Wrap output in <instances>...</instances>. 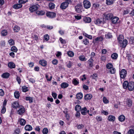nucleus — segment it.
I'll return each instance as SVG.
<instances>
[{"label": "nucleus", "mask_w": 134, "mask_h": 134, "mask_svg": "<svg viewBox=\"0 0 134 134\" xmlns=\"http://www.w3.org/2000/svg\"><path fill=\"white\" fill-rule=\"evenodd\" d=\"M113 64L111 63H108L106 65V67L108 69H112V70H110V73L111 74H114L116 72L115 69L113 67Z\"/></svg>", "instance_id": "nucleus-1"}, {"label": "nucleus", "mask_w": 134, "mask_h": 134, "mask_svg": "<svg viewBox=\"0 0 134 134\" xmlns=\"http://www.w3.org/2000/svg\"><path fill=\"white\" fill-rule=\"evenodd\" d=\"M76 11L78 13L82 12L83 8L82 5L81 4H78L75 7Z\"/></svg>", "instance_id": "nucleus-2"}, {"label": "nucleus", "mask_w": 134, "mask_h": 134, "mask_svg": "<svg viewBox=\"0 0 134 134\" xmlns=\"http://www.w3.org/2000/svg\"><path fill=\"white\" fill-rule=\"evenodd\" d=\"M81 113L83 115H86L87 113H88L90 116H92V114L90 113L89 110H87V108L86 107L83 108L81 110Z\"/></svg>", "instance_id": "nucleus-3"}, {"label": "nucleus", "mask_w": 134, "mask_h": 134, "mask_svg": "<svg viewBox=\"0 0 134 134\" xmlns=\"http://www.w3.org/2000/svg\"><path fill=\"white\" fill-rule=\"evenodd\" d=\"M127 74V72L126 70L125 69H122L120 72V77L122 79H124L126 77Z\"/></svg>", "instance_id": "nucleus-4"}, {"label": "nucleus", "mask_w": 134, "mask_h": 134, "mask_svg": "<svg viewBox=\"0 0 134 134\" xmlns=\"http://www.w3.org/2000/svg\"><path fill=\"white\" fill-rule=\"evenodd\" d=\"M84 7L85 8L88 9L91 7V3L89 1L87 0H84L83 2Z\"/></svg>", "instance_id": "nucleus-5"}, {"label": "nucleus", "mask_w": 134, "mask_h": 134, "mask_svg": "<svg viewBox=\"0 0 134 134\" xmlns=\"http://www.w3.org/2000/svg\"><path fill=\"white\" fill-rule=\"evenodd\" d=\"M128 88L130 91H132L134 89V82H133L131 81L129 82Z\"/></svg>", "instance_id": "nucleus-6"}, {"label": "nucleus", "mask_w": 134, "mask_h": 134, "mask_svg": "<svg viewBox=\"0 0 134 134\" xmlns=\"http://www.w3.org/2000/svg\"><path fill=\"white\" fill-rule=\"evenodd\" d=\"M69 4V2H64L61 3L60 8L62 9H65L68 7Z\"/></svg>", "instance_id": "nucleus-7"}, {"label": "nucleus", "mask_w": 134, "mask_h": 134, "mask_svg": "<svg viewBox=\"0 0 134 134\" xmlns=\"http://www.w3.org/2000/svg\"><path fill=\"white\" fill-rule=\"evenodd\" d=\"M127 41L126 39H125L123 40L121 43H119L121 47L122 48H125L127 44Z\"/></svg>", "instance_id": "nucleus-8"}, {"label": "nucleus", "mask_w": 134, "mask_h": 134, "mask_svg": "<svg viewBox=\"0 0 134 134\" xmlns=\"http://www.w3.org/2000/svg\"><path fill=\"white\" fill-rule=\"evenodd\" d=\"M38 9L37 5H34L30 7L29 8L30 11L31 12H33L36 11Z\"/></svg>", "instance_id": "nucleus-9"}, {"label": "nucleus", "mask_w": 134, "mask_h": 134, "mask_svg": "<svg viewBox=\"0 0 134 134\" xmlns=\"http://www.w3.org/2000/svg\"><path fill=\"white\" fill-rule=\"evenodd\" d=\"M19 108V109L18 111L17 112L19 114L22 115L24 113L25 109L23 107L21 106H20Z\"/></svg>", "instance_id": "nucleus-10"}, {"label": "nucleus", "mask_w": 134, "mask_h": 134, "mask_svg": "<svg viewBox=\"0 0 134 134\" xmlns=\"http://www.w3.org/2000/svg\"><path fill=\"white\" fill-rule=\"evenodd\" d=\"M104 19L103 18L98 19L94 22L96 24L99 25L101 24L104 23Z\"/></svg>", "instance_id": "nucleus-11"}, {"label": "nucleus", "mask_w": 134, "mask_h": 134, "mask_svg": "<svg viewBox=\"0 0 134 134\" xmlns=\"http://www.w3.org/2000/svg\"><path fill=\"white\" fill-rule=\"evenodd\" d=\"M93 59L90 58L87 62L90 67L92 68L93 66Z\"/></svg>", "instance_id": "nucleus-12"}, {"label": "nucleus", "mask_w": 134, "mask_h": 134, "mask_svg": "<svg viewBox=\"0 0 134 134\" xmlns=\"http://www.w3.org/2000/svg\"><path fill=\"white\" fill-rule=\"evenodd\" d=\"M18 121L21 126L24 125L26 123V120L23 118L19 119Z\"/></svg>", "instance_id": "nucleus-13"}, {"label": "nucleus", "mask_w": 134, "mask_h": 134, "mask_svg": "<svg viewBox=\"0 0 134 134\" xmlns=\"http://www.w3.org/2000/svg\"><path fill=\"white\" fill-rule=\"evenodd\" d=\"M46 14L47 16L49 17H55L56 15L55 13L51 12H47Z\"/></svg>", "instance_id": "nucleus-14"}, {"label": "nucleus", "mask_w": 134, "mask_h": 134, "mask_svg": "<svg viewBox=\"0 0 134 134\" xmlns=\"http://www.w3.org/2000/svg\"><path fill=\"white\" fill-rule=\"evenodd\" d=\"M25 129L27 131H30L32 130V128L31 125H27L25 126Z\"/></svg>", "instance_id": "nucleus-15"}, {"label": "nucleus", "mask_w": 134, "mask_h": 134, "mask_svg": "<svg viewBox=\"0 0 134 134\" xmlns=\"http://www.w3.org/2000/svg\"><path fill=\"white\" fill-rule=\"evenodd\" d=\"M12 107L14 108H17L19 107L20 108V106H19V105L18 102H15L13 104Z\"/></svg>", "instance_id": "nucleus-16"}, {"label": "nucleus", "mask_w": 134, "mask_h": 134, "mask_svg": "<svg viewBox=\"0 0 134 134\" xmlns=\"http://www.w3.org/2000/svg\"><path fill=\"white\" fill-rule=\"evenodd\" d=\"M36 13L38 16H42L45 14V12L44 10H41L37 11L36 12Z\"/></svg>", "instance_id": "nucleus-17"}, {"label": "nucleus", "mask_w": 134, "mask_h": 134, "mask_svg": "<svg viewBox=\"0 0 134 134\" xmlns=\"http://www.w3.org/2000/svg\"><path fill=\"white\" fill-rule=\"evenodd\" d=\"M22 7V5L20 4H15L13 6V8L16 9H18L21 8Z\"/></svg>", "instance_id": "nucleus-18"}, {"label": "nucleus", "mask_w": 134, "mask_h": 134, "mask_svg": "<svg viewBox=\"0 0 134 134\" xmlns=\"http://www.w3.org/2000/svg\"><path fill=\"white\" fill-rule=\"evenodd\" d=\"M39 63L40 64L43 66H45L47 65V62L44 60H40Z\"/></svg>", "instance_id": "nucleus-19"}, {"label": "nucleus", "mask_w": 134, "mask_h": 134, "mask_svg": "<svg viewBox=\"0 0 134 134\" xmlns=\"http://www.w3.org/2000/svg\"><path fill=\"white\" fill-rule=\"evenodd\" d=\"M69 84L66 82H63L60 85L61 87L63 88H65L68 87Z\"/></svg>", "instance_id": "nucleus-20"}, {"label": "nucleus", "mask_w": 134, "mask_h": 134, "mask_svg": "<svg viewBox=\"0 0 134 134\" xmlns=\"http://www.w3.org/2000/svg\"><path fill=\"white\" fill-rule=\"evenodd\" d=\"M83 20L86 23H90L91 21V19L90 17H84Z\"/></svg>", "instance_id": "nucleus-21"}, {"label": "nucleus", "mask_w": 134, "mask_h": 134, "mask_svg": "<svg viewBox=\"0 0 134 134\" xmlns=\"http://www.w3.org/2000/svg\"><path fill=\"white\" fill-rule=\"evenodd\" d=\"M118 119L120 121L122 122L125 121V118L124 115H121L119 116Z\"/></svg>", "instance_id": "nucleus-22"}, {"label": "nucleus", "mask_w": 134, "mask_h": 134, "mask_svg": "<svg viewBox=\"0 0 134 134\" xmlns=\"http://www.w3.org/2000/svg\"><path fill=\"white\" fill-rule=\"evenodd\" d=\"M124 36L122 35H119L118 38V40L119 43L124 40Z\"/></svg>", "instance_id": "nucleus-23"}, {"label": "nucleus", "mask_w": 134, "mask_h": 134, "mask_svg": "<svg viewBox=\"0 0 134 134\" xmlns=\"http://www.w3.org/2000/svg\"><path fill=\"white\" fill-rule=\"evenodd\" d=\"M119 19L118 17H111L112 22L114 24L116 23Z\"/></svg>", "instance_id": "nucleus-24"}, {"label": "nucleus", "mask_w": 134, "mask_h": 134, "mask_svg": "<svg viewBox=\"0 0 134 134\" xmlns=\"http://www.w3.org/2000/svg\"><path fill=\"white\" fill-rule=\"evenodd\" d=\"M129 82L127 81H125L123 83V87L124 89H126L128 87Z\"/></svg>", "instance_id": "nucleus-25"}, {"label": "nucleus", "mask_w": 134, "mask_h": 134, "mask_svg": "<svg viewBox=\"0 0 134 134\" xmlns=\"http://www.w3.org/2000/svg\"><path fill=\"white\" fill-rule=\"evenodd\" d=\"M8 65L9 67L11 69L14 68L15 66V64L12 62L9 63L8 64Z\"/></svg>", "instance_id": "nucleus-26"}, {"label": "nucleus", "mask_w": 134, "mask_h": 134, "mask_svg": "<svg viewBox=\"0 0 134 134\" xmlns=\"http://www.w3.org/2000/svg\"><path fill=\"white\" fill-rule=\"evenodd\" d=\"M79 59L82 61H85L87 60V59L83 55H81L79 57Z\"/></svg>", "instance_id": "nucleus-27"}, {"label": "nucleus", "mask_w": 134, "mask_h": 134, "mask_svg": "<svg viewBox=\"0 0 134 134\" xmlns=\"http://www.w3.org/2000/svg\"><path fill=\"white\" fill-rule=\"evenodd\" d=\"M92 95L90 94H88L86 95L84 97L85 100H89L91 99L92 97Z\"/></svg>", "instance_id": "nucleus-28"}, {"label": "nucleus", "mask_w": 134, "mask_h": 134, "mask_svg": "<svg viewBox=\"0 0 134 134\" xmlns=\"http://www.w3.org/2000/svg\"><path fill=\"white\" fill-rule=\"evenodd\" d=\"M76 98L77 99H81L83 97V94L81 93H79L76 95Z\"/></svg>", "instance_id": "nucleus-29"}, {"label": "nucleus", "mask_w": 134, "mask_h": 134, "mask_svg": "<svg viewBox=\"0 0 134 134\" xmlns=\"http://www.w3.org/2000/svg\"><path fill=\"white\" fill-rule=\"evenodd\" d=\"M108 120L110 121H114L115 119V117L113 115H109L108 117Z\"/></svg>", "instance_id": "nucleus-30"}, {"label": "nucleus", "mask_w": 134, "mask_h": 134, "mask_svg": "<svg viewBox=\"0 0 134 134\" xmlns=\"http://www.w3.org/2000/svg\"><path fill=\"white\" fill-rule=\"evenodd\" d=\"M9 74L8 73H5L2 74V76L3 78H8L9 76Z\"/></svg>", "instance_id": "nucleus-31"}, {"label": "nucleus", "mask_w": 134, "mask_h": 134, "mask_svg": "<svg viewBox=\"0 0 134 134\" xmlns=\"http://www.w3.org/2000/svg\"><path fill=\"white\" fill-rule=\"evenodd\" d=\"M72 82L75 85H77L79 83V81L77 80L76 79H73Z\"/></svg>", "instance_id": "nucleus-32"}, {"label": "nucleus", "mask_w": 134, "mask_h": 134, "mask_svg": "<svg viewBox=\"0 0 134 134\" xmlns=\"http://www.w3.org/2000/svg\"><path fill=\"white\" fill-rule=\"evenodd\" d=\"M14 96L16 98H18L19 97V93L18 91H16L14 93Z\"/></svg>", "instance_id": "nucleus-33"}, {"label": "nucleus", "mask_w": 134, "mask_h": 134, "mask_svg": "<svg viewBox=\"0 0 134 134\" xmlns=\"http://www.w3.org/2000/svg\"><path fill=\"white\" fill-rule=\"evenodd\" d=\"M118 57V55L117 54L114 53L111 56V57L113 59H115L117 58Z\"/></svg>", "instance_id": "nucleus-34"}, {"label": "nucleus", "mask_w": 134, "mask_h": 134, "mask_svg": "<svg viewBox=\"0 0 134 134\" xmlns=\"http://www.w3.org/2000/svg\"><path fill=\"white\" fill-rule=\"evenodd\" d=\"M49 6L51 9H53L54 8L55 5L54 3H50L49 4Z\"/></svg>", "instance_id": "nucleus-35"}, {"label": "nucleus", "mask_w": 134, "mask_h": 134, "mask_svg": "<svg viewBox=\"0 0 134 134\" xmlns=\"http://www.w3.org/2000/svg\"><path fill=\"white\" fill-rule=\"evenodd\" d=\"M81 109V107L79 105H76L75 106V110L77 111H79Z\"/></svg>", "instance_id": "nucleus-36"}, {"label": "nucleus", "mask_w": 134, "mask_h": 134, "mask_svg": "<svg viewBox=\"0 0 134 134\" xmlns=\"http://www.w3.org/2000/svg\"><path fill=\"white\" fill-rule=\"evenodd\" d=\"M67 54L70 57H72L74 55V52L71 51H68L67 53Z\"/></svg>", "instance_id": "nucleus-37"}, {"label": "nucleus", "mask_w": 134, "mask_h": 134, "mask_svg": "<svg viewBox=\"0 0 134 134\" xmlns=\"http://www.w3.org/2000/svg\"><path fill=\"white\" fill-rule=\"evenodd\" d=\"M11 50L12 51L16 52L17 51L18 49L16 47L13 46L11 48Z\"/></svg>", "instance_id": "nucleus-38"}, {"label": "nucleus", "mask_w": 134, "mask_h": 134, "mask_svg": "<svg viewBox=\"0 0 134 134\" xmlns=\"http://www.w3.org/2000/svg\"><path fill=\"white\" fill-rule=\"evenodd\" d=\"M20 27L16 25L14 27V30L15 32H18L20 30Z\"/></svg>", "instance_id": "nucleus-39"}, {"label": "nucleus", "mask_w": 134, "mask_h": 134, "mask_svg": "<svg viewBox=\"0 0 134 134\" xmlns=\"http://www.w3.org/2000/svg\"><path fill=\"white\" fill-rule=\"evenodd\" d=\"M7 31L5 30H3L1 32L2 35L3 36H6L7 34Z\"/></svg>", "instance_id": "nucleus-40"}, {"label": "nucleus", "mask_w": 134, "mask_h": 134, "mask_svg": "<svg viewBox=\"0 0 134 134\" xmlns=\"http://www.w3.org/2000/svg\"><path fill=\"white\" fill-rule=\"evenodd\" d=\"M113 3V0H107L106 4L108 5H110L112 4Z\"/></svg>", "instance_id": "nucleus-41"}, {"label": "nucleus", "mask_w": 134, "mask_h": 134, "mask_svg": "<svg viewBox=\"0 0 134 134\" xmlns=\"http://www.w3.org/2000/svg\"><path fill=\"white\" fill-rule=\"evenodd\" d=\"M127 104L129 107H131L132 104L131 100L130 99H128L127 101Z\"/></svg>", "instance_id": "nucleus-42"}, {"label": "nucleus", "mask_w": 134, "mask_h": 134, "mask_svg": "<svg viewBox=\"0 0 134 134\" xmlns=\"http://www.w3.org/2000/svg\"><path fill=\"white\" fill-rule=\"evenodd\" d=\"M48 132V130L47 128H44L43 129L42 133L43 134H47Z\"/></svg>", "instance_id": "nucleus-43"}, {"label": "nucleus", "mask_w": 134, "mask_h": 134, "mask_svg": "<svg viewBox=\"0 0 134 134\" xmlns=\"http://www.w3.org/2000/svg\"><path fill=\"white\" fill-rule=\"evenodd\" d=\"M8 42L9 44L10 45H14V40L12 39H11L10 40H9L8 41Z\"/></svg>", "instance_id": "nucleus-44"}, {"label": "nucleus", "mask_w": 134, "mask_h": 134, "mask_svg": "<svg viewBox=\"0 0 134 134\" xmlns=\"http://www.w3.org/2000/svg\"><path fill=\"white\" fill-rule=\"evenodd\" d=\"M28 2L27 0H19V3L20 4H24Z\"/></svg>", "instance_id": "nucleus-45"}, {"label": "nucleus", "mask_w": 134, "mask_h": 134, "mask_svg": "<svg viewBox=\"0 0 134 134\" xmlns=\"http://www.w3.org/2000/svg\"><path fill=\"white\" fill-rule=\"evenodd\" d=\"M91 77H92V79L96 80L97 78V74L96 73L93 74L91 76Z\"/></svg>", "instance_id": "nucleus-46"}, {"label": "nucleus", "mask_w": 134, "mask_h": 134, "mask_svg": "<svg viewBox=\"0 0 134 134\" xmlns=\"http://www.w3.org/2000/svg\"><path fill=\"white\" fill-rule=\"evenodd\" d=\"M23 91L24 92H26L28 91V87L26 86H23L22 87Z\"/></svg>", "instance_id": "nucleus-47"}, {"label": "nucleus", "mask_w": 134, "mask_h": 134, "mask_svg": "<svg viewBox=\"0 0 134 134\" xmlns=\"http://www.w3.org/2000/svg\"><path fill=\"white\" fill-rule=\"evenodd\" d=\"M26 100L29 101L30 103H31L32 102V98L30 97H27L26 98Z\"/></svg>", "instance_id": "nucleus-48"}, {"label": "nucleus", "mask_w": 134, "mask_h": 134, "mask_svg": "<svg viewBox=\"0 0 134 134\" xmlns=\"http://www.w3.org/2000/svg\"><path fill=\"white\" fill-rule=\"evenodd\" d=\"M127 134H134V130L132 129H130L128 131Z\"/></svg>", "instance_id": "nucleus-49"}, {"label": "nucleus", "mask_w": 134, "mask_h": 134, "mask_svg": "<svg viewBox=\"0 0 134 134\" xmlns=\"http://www.w3.org/2000/svg\"><path fill=\"white\" fill-rule=\"evenodd\" d=\"M103 101L104 103L105 104L108 103L109 102V100L107 99L105 97H104L103 98Z\"/></svg>", "instance_id": "nucleus-50"}, {"label": "nucleus", "mask_w": 134, "mask_h": 134, "mask_svg": "<svg viewBox=\"0 0 134 134\" xmlns=\"http://www.w3.org/2000/svg\"><path fill=\"white\" fill-rule=\"evenodd\" d=\"M103 40V38L102 37H97L95 39V41H102Z\"/></svg>", "instance_id": "nucleus-51"}, {"label": "nucleus", "mask_w": 134, "mask_h": 134, "mask_svg": "<svg viewBox=\"0 0 134 134\" xmlns=\"http://www.w3.org/2000/svg\"><path fill=\"white\" fill-rule=\"evenodd\" d=\"M49 38V36L48 35L46 34L44 36V39L46 41L48 40Z\"/></svg>", "instance_id": "nucleus-52"}, {"label": "nucleus", "mask_w": 134, "mask_h": 134, "mask_svg": "<svg viewBox=\"0 0 134 134\" xmlns=\"http://www.w3.org/2000/svg\"><path fill=\"white\" fill-rule=\"evenodd\" d=\"M96 119L97 120L98 122L101 121L102 120V117L100 116H96Z\"/></svg>", "instance_id": "nucleus-53"}, {"label": "nucleus", "mask_w": 134, "mask_h": 134, "mask_svg": "<svg viewBox=\"0 0 134 134\" xmlns=\"http://www.w3.org/2000/svg\"><path fill=\"white\" fill-rule=\"evenodd\" d=\"M83 42L84 44L85 45L88 44L89 43L88 40L87 38H85L83 39Z\"/></svg>", "instance_id": "nucleus-54"}, {"label": "nucleus", "mask_w": 134, "mask_h": 134, "mask_svg": "<svg viewBox=\"0 0 134 134\" xmlns=\"http://www.w3.org/2000/svg\"><path fill=\"white\" fill-rule=\"evenodd\" d=\"M101 113L105 115H107L108 114V111H105L104 110H102L101 111Z\"/></svg>", "instance_id": "nucleus-55"}, {"label": "nucleus", "mask_w": 134, "mask_h": 134, "mask_svg": "<svg viewBox=\"0 0 134 134\" xmlns=\"http://www.w3.org/2000/svg\"><path fill=\"white\" fill-rule=\"evenodd\" d=\"M59 40L62 44H65L66 43L65 40L63 39L61 37L60 38Z\"/></svg>", "instance_id": "nucleus-56"}, {"label": "nucleus", "mask_w": 134, "mask_h": 134, "mask_svg": "<svg viewBox=\"0 0 134 134\" xmlns=\"http://www.w3.org/2000/svg\"><path fill=\"white\" fill-rule=\"evenodd\" d=\"M52 95L55 99L56 98L57 95L56 93L52 92Z\"/></svg>", "instance_id": "nucleus-57"}, {"label": "nucleus", "mask_w": 134, "mask_h": 134, "mask_svg": "<svg viewBox=\"0 0 134 134\" xmlns=\"http://www.w3.org/2000/svg\"><path fill=\"white\" fill-rule=\"evenodd\" d=\"M58 61L56 59H54L52 61V64L54 65H57L58 63Z\"/></svg>", "instance_id": "nucleus-58"}, {"label": "nucleus", "mask_w": 134, "mask_h": 134, "mask_svg": "<svg viewBox=\"0 0 134 134\" xmlns=\"http://www.w3.org/2000/svg\"><path fill=\"white\" fill-rule=\"evenodd\" d=\"M29 80L30 82H31L32 83H34L35 82V79L32 78H29Z\"/></svg>", "instance_id": "nucleus-59"}, {"label": "nucleus", "mask_w": 134, "mask_h": 134, "mask_svg": "<svg viewBox=\"0 0 134 134\" xmlns=\"http://www.w3.org/2000/svg\"><path fill=\"white\" fill-rule=\"evenodd\" d=\"M32 37L34 40H35L36 42L38 40V37L37 35H33L32 36Z\"/></svg>", "instance_id": "nucleus-60"}, {"label": "nucleus", "mask_w": 134, "mask_h": 134, "mask_svg": "<svg viewBox=\"0 0 134 134\" xmlns=\"http://www.w3.org/2000/svg\"><path fill=\"white\" fill-rule=\"evenodd\" d=\"M14 132L16 134H19L20 132V130L19 129H17L14 131Z\"/></svg>", "instance_id": "nucleus-61"}, {"label": "nucleus", "mask_w": 134, "mask_h": 134, "mask_svg": "<svg viewBox=\"0 0 134 134\" xmlns=\"http://www.w3.org/2000/svg\"><path fill=\"white\" fill-rule=\"evenodd\" d=\"M4 92L3 90L2 89H0V96H3L4 95Z\"/></svg>", "instance_id": "nucleus-62"}, {"label": "nucleus", "mask_w": 134, "mask_h": 134, "mask_svg": "<svg viewBox=\"0 0 134 134\" xmlns=\"http://www.w3.org/2000/svg\"><path fill=\"white\" fill-rule=\"evenodd\" d=\"M46 28L48 30H51L53 28V27L52 26L50 25H47L46 26Z\"/></svg>", "instance_id": "nucleus-63"}, {"label": "nucleus", "mask_w": 134, "mask_h": 134, "mask_svg": "<svg viewBox=\"0 0 134 134\" xmlns=\"http://www.w3.org/2000/svg\"><path fill=\"white\" fill-rule=\"evenodd\" d=\"M35 130L39 132L40 130V127L38 126H36L35 128Z\"/></svg>", "instance_id": "nucleus-64"}]
</instances>
